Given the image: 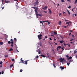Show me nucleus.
Segmentation results:
<instances>
[{
    "mask_svg": "<svg viewBox=\"0 0 77 77\" xmlns=\"http://www.w3.org/2000/svg\"><path fill=\"white\" fill-rule=\"evenodd\" d=\"M32 8L34 9H35L34 11L35 12H36L37 15H38V8L36 7H32Z\"/></svg>",
    "mask_w": 77,
    "mask_h": 77,
    "instance_id": "1",
    "label": "nucleus"
},
{
    "mask_svg": "<svg viewBox=\"0 0 77 77\" xmlns=\"http://www.w3.org/2000/svg\"><path fill=\"white\" fill-rule=\"evenodd\" d=\"M65 56H66V57L68 58L67 60H69V59H72V57H71V56H70V57H69V56H68V55H66Z\"/></svg>",
    "mask_w": 77,
    "mask_h": 77,
    "instance_id": "2",
    "label": "nucleus"
},
{
    "mask_svg": "<svg viewBox=\"0 0 77 77\" xmlns=\"http://www.w3.org/2000/svg\"><path fill=\"white\" fill-rule=\"evenodd\" d=\"M42 36V35H41V34H40V35H38V38L39 40H41V39H42L41 38Z\"/></svg>",
    "mask_w": 77,
    "mask_h": 77,
    "instance_id": "3",
    "label": "nucleus"
},
{
    "mask_svg": "<svg viewBox=\"0 0 77 77\" xmlns=\"http://www.w3.org/2000/svg\"><path fill=\"white\" fill-rule=\"evenodd\" d=\"M59 60H61L60 62H62L63 61H64L65 60V59L64 58H63L61 57L60 59H59Z\"/></svg>",
    "mask_w": 77,
    "mask_h": 77,
    "instance_id": "4",
    "label": "nucleus"
},
{
    "mask_svg": "<svg viewBox=\"0 0 77 77\" xmlns=\"http://www.w3.org/2000/svg\"><path fill=\"white\" fill-rule=\"evenodd\" d=\"M10 41H11V47H14V46L13 45L14 44V42L13 41V40L12 39H11V40H10Z\"/></svg>",
    "mask_w": 77,
    "mask_h": 77,
    "instance_id": "5",
    "label": "nucleus"
},
{
    "mask_svg": "<svg viewBox=\"0 0 77 77\" xmlns=\"http://www.w3.org/2000/svg\"><path fill=\"white\" fill-rule=\"evenodd\" d=\"M39 4V2H38V0H37L36 1V2L34 3V5H38Z\"/></svg>",
    "mask_w": 77,
    "mask_h": 77,
    "instance_id": "6",
    "label": "nucleus"
},
{
    "mask_svg": "<svg viewBox=\"0 0 77 77\" xmlns=\"http://www.w3.org/2000/svg\"><path fill=\"white\" fill-rule=\"evenodd\" d=\"M42 9H44L45 10H46V9H47V6H46L44 7V8H43Z\"/></svg>",
    "mask_w": 77,
    "mask_h": 77,
    "instance_id": "7",
    "label": "nucleus"
},
{
    "mask_svg": "<svg viewBox=\"0 0 77 77\" xmlns=\"http://www.w3.org/2000/svg\"><path fill=\"white\" fill-rule=\"evenodd\" d=\"M36 15L37 16V15H38V16H40V17H42V16H43L42 14H38V13H37H37L36 14Z\"/></svg>",
    "mask_w": 77,
    "mask_h": 77,
    "instance_id": "8",
    "label": "nucleus"
},
{
    "mask_svg": "<svg viewBox=\"0 0 77 77\" xmlns=\"http://www.w3.org/2000/svg\"><path fill=\"white\" fill-rule=\"evenodd\" d=\"M48 10L49 11V14H52V12H51V10H50V9H48Z\"/></svg>",
    "mask_w": 77,
    "mask_h": 77,
    "instance_id": "9",
    "label": "nucleus"
},
{
    "mask_svg": "<svg viewBox=\"0 0 77 77\" xmlns=\"http://www.w3.org/2000/svg\"><path fill=\"white\" fill-rule=\"evenodd\" d=\"M60 68H61V69H62H62H65V67H64L63 66V67H61L60 66Z\"/></svg>",
    "mask_w": 77,
    "mask_h": 77,
    "instance_id": "10",
    "label": "nucleus"
},
{
    "mask_svg": "<svg viewBox=\"0 0 77 77\" xmlns=\"http://www.w3.org/2000/svg\"><path fill=\"white\" fill-rule=\"evenodd\" d=\"M37 52H38V54H40L41 53V50H38L37 51Z\"/></svg>",
    "mask_w": 77,
    "mask_h": 77,
    "instance_id": "11",
    "label": "nucleus"
},
{
    "mask_svg": "<svg viewBox=\"0 0 77 77\" xmlns=\"http://www.w3.org/2000/svg\"><path fill=\"white\" fill-rule=\"evenodd\" d=\"M60 44H62V43H63L64 42V41H60Z\"/></svg>",
    "mask_w": 77,
    "mask_h": 77,
    "instance_id": "12",
    "label": "nucleus"
},
{
    "mask_svg": "<svg viewBox=\"0 0 77 77\" xmlns=\"http://www.w3.org/2000/svg\"><path fill=\"white\" fill-rule=\"evenodd\" d=\"M27 61H24L25 62V63H24V64H25V65H27Z\"/></svg>",
    "mask_w": 77,
    "mask_h": 77,
    "instance_id": "13",
    "label": "nucleus"
},
{
    "mask_svg": "<svg viewBox=\"0 0 77 77\" xmlns=\"http://www.w3.org/2000/svg\"><path fill=\"white\" fill-rule=\"evenodd\" d=\"M41 56L42 57H45V56L43 55H41Z\"/></svg>",
    "mask_w": 77,
    "mask_h": 77,
    "instance_id": "14",
    "label": "nucleus"
},
{
    "mask_svg": "<svg viewBox=\"0 0 77 77\" xmlns=\"http://www.w3.org/2000/svg\"><path fill=\"white\" fill-rule=\"evenodd\" d=\"M40 23L41 24H42V26H44V24H43V23H42V21H40Z\"/></svg>",
    "mask_w": 77,
    "mask_h": 77,
    "instance_id": "15",
    "label": "nucleus"
},
{
    "mask_svg": "<svg viewBox=\"0 0 77 77\" xmlns=\"http://www.w3.org/2000/svg\"><path fill=\"white\" fill-rule=\"evenodd\" d=\"M14 42H17V39H16V38H14Z\"/></svg>",
    "mask_w": 77,
    "mask_h": 77,
    "instance_id": "16",
    "label": "nucleus"
},
{
    "mask_svg": "<svg viewBox=\"0 0 77 77\" xmlns=\"http://www.w3.org/2000/svg\"><path fill=\"white\" fill-rule=\"evenodd\" d=\"M67 12H68V14H69V15H70V12H69V10H67Z\"/></svg>",
    "mask_w": 77,
    "mask_h": 77,
    "instance_id": "17",
    "label": "nucleus"
},
{
    "mask_svg": "<svg viewBox=\"0 0 77 77\" xmlns=\"http://www.w3.org/2000/svg\"><path fill=\"white\" fill-rule=\"evenodd\" d=\"M11 50H13V49H12V48H11L8 51H11Z\"/></svg>",
    "mask_w": 77,
    "mask_h": 77,
    "instance_id": "18",
    "label": "nucleus"
},
{
    "mask_svg": "<svg viewBox=\"0 0 77 77\" xmlns=\"http://www.w3.org/2000/svg\"><path fill=\"white\" fill-rule=\"evenodd\" d=\"M58 24L59 25H60V24H62V22H61V21H60Z\"/></svg>",
    "mask_w": 77,
    "mask_h": 77,
    "instance_id": "19",
    "label": "nucleus"
},
{
    "mask_svg": "<svg viewBox=\"0 0 77 77\" xmlns=\"http://www.w3.org/2000/svg\"><path fill=\"white\" fill-rule=\"evenodd\" d=\"M21 62H22V63H24V62H24V60H21Z\"/></svg>",
    "mask_w": 77,
    "mask_h": 77,
    "instance_id": "20",
    "label": "nucleus"
},
{
    "mask_svg": "<svg viewBox=\"0 0 77 77\" xmlns=\"http://www.w3.org/2000/svg\"><path fill=\"white\" fill-rule=\"evenodd\" d=\"M3 43L2 42H0V45H3Z\"/></svg>",
    "mask_w": 77,
    "mask_h": 77,
    "instance_id": "21",
    "label": "nucleus"
},
{
    "mask_svg": "<svg viewBox=\"0 0 77 77\" xmlns=\"http://www.w3.org/2000/svg\"><path fill=\"white\" fill-rule=\"evenodd\" d=\"M61 1L62 3H64L65 2V0H61Z\"/></svg>",
    "mask_w": 77,
    "mask_h": 77,
    "instance_id": "22",
    "label": "nucleus"
},
{
    "mask_svg": "<svg viewBox=\"0 0 77 77\" xmlns=\"http://www.w3.org/2000/svg\"><path fill=\"white\" fill-rule=\"evenodd\" d=\"M70 41H74V39L71 38L70 40Z\"/></svg>",
    "mask_w": 77,
    "mask_h": 77,
    "instance_id": "23",
    "label": "nucleus"
},
{
    "mask_svg": "<svg viewBox=\"0 0 77 77\" xmlns=\"http://www.w3.org/2000/svg\"><path fill=\"white\" fill-rule=\"evenodd\" d=\"M14 66V64H12L11 65H10V68H11L12 66Z\"/></svg>",
    "mask_w": 77,
    "mask_h": 77,
    "instance_id": "24",
    "label": "nucleus"
},
{
    "mask_svg": "<svg viewBox=\"0 0 77 77\" xmlns=\"http://www.w3.org/2000/svg\"><path fill=\"white\" fill-rule=\"evenodd\" d=\"M5 3H8L9 2V1H6V0H5Z\"/></svg>",
    "mask_w": 77,
    "mask_h": 77,
    "instance_id": "25",
    "label": "nucleus"
},
{
    "mask_svg": "<svg viewBox=\"0 0 77 77\" xmlns=\"http://www.w3.org/2000/svg\"><path fill=\"white\" fill-rule=\"evenodd\" d=\"M59 48V49H60V48H61V46H58L57 47V48Z\"/></svg>",
    "mask_w": 77,
    "mask_h": 77,
    "instance_id": "26",
    "label": "nucleus"
},
{
    "mask_svg": "<svg viewBox=\"0 0 77 77\" xmlns=\"http://www.w3.org/2000/svg\"><path fill=\"white\" fill-rule=\"evenodd\" d=\"M53 66L54 68H56V66L55 65V64H54V63L53 64Z\"/></svg>",
    "mask_w": 77,
    "mask_h": 77,
    "instance_id": "27",
    "label": "nucleus"
},
{
    "mask_svg": "<svg viewBox=\"0 0 77 77\" xmlns=\"http://www.w3.org/2000/svg\"><path fill=\"white\" fill-rule=\"evenodd\" d=\"M67 65H68V66H69V65H70V63H67Z\"/></svg>",
    "mask_w": 77,
    "mask_h": 77,
    "instance_id": "28",
    "label": "nucleus"
},
{
    "mask_svg": "<svg viewBox=\"0 0 77 77\" xmlns=\"http://www.w3.org/2000/svg\"><path fill=\"white\" fill-rule=\"evenodd\" d=\"M2 63H3V62L1 61L0 62V65H2Z\"/></svg>",
    "mask_w": 77,
    "mask_h": 77,
    "instance_id": "29",
    "label": "nucleus"
},
{
    "mask_svg": "<svg viewBox=\"0 0 77 77\" xmlns=\"http://www.w3.org/2000/svg\"><path fill=\"white\" fill-rule=\"evenodd\" d=\"M63 27H64V28H66L68 27V26H63Z\"/></svg>",
    "mask_w": 77,
    "mask_h": 77,
    "instance_id": "30",
    "label": "nucleus"
},
{
    "mask_svg": "<svg viewBox=\"0 0 77 77\" xmlns=\"http://www.w3.org/2000/svg\"><path fill=\"white\" fill-rule=\"evenodd\" d=\"M54 35H57V33L55 32H54Z\"/></svg>",
    "mask_w": 77,
    "mask_h": 77,
    "instance_id": "31",
    "label": "nucleus"
},
{
    "mask_svg": "<svg viewBox=\"0 0 77 77\" xmlns=\"http://www.w3.org/2000/svg\"><path fill=\"white\" fill-rule=\"evenodd\" d=\"M49 39L51 41H52V39H51V38L49 37Z\"/></svg>",
    "mask_w": 77,
    "mask_h": 77,
    "instance_id": "32",
    "label": "nucleus"
},
{
    "mask_svg": "<svg viewBox=\"0 0 77 77\" xmlns=\"http://www.w3.org/2000/svg\"><path fill=\"white\" fill-rule=\"evenodd\" d=\"M77 53V51H74V54H75V53Z\"/></svg>",
    "mask_w": 77,
    "mask_h": 77,
    "instance_id": "33",
    "label": "nucleus"
},
{
    "mask_svg": "<svg viewBox=\"0 0 77 77\" xmlns=\"http://www.w3.org/2000/svg\"><path fill=\"white\" fill-rule=\"evenodd\" d=\"M72 38H75V36H74V35H72Z\"/></svg>",
    "mask_w": 77,
    "mask_h": 77,
    "instance_id": "34",
    "label": "nucleus"
},
{
    "mask_svg": "<svg viewBox=\"0 0 77 77\" xmlns=\"http://www.w3.org/2000/svg\"><path fill=\"white\" fill-rule=\"evenodd\" d=\"M63 14H64V15H65V14H66V13H65V12H64L63 11Z\"/></svg>",
    "mask_w": 77,
    "mask_h": 77,
    "instance_id": "35",
    "label": "nucleus"
},
{
    "mask_svg": "<svg viewBox=\"0 0 77 77\" xmlns=\"http://www.w3.org/2000/svg\"><path fill=\"white\" fill-rule=\"evenodd\" d=\"M48 25H49V24H50V22H48Z\"/></svg>",
    "mask_w": 77,
    "mask_h": 77,
    "instance_id": "36",
    "label": "nucleus"
},
{
    "mask_svg": "<svg viewBox=\"0 0 77 77\" xmlns=\"http://www.w3.org/2000/svg\"><path fill=\"white\" fill-rule=\"evenodd\" d=\"M61 48L63 50L62 51L64 50V48Z\"/></svg>",
    "mask_w": 77,
    "mask_h": 77,
    "instance_id": "37",
    "label": "nucleus"
},
{
    "mask_svg": "<svg viewBox=\"0 0 77 77\" xmlns=\"http://www.w3.org/2000/svg\"><path fill=\"white\" fill-rule=\"evenodd\" d=\"M11 42L10 41H8V44H11Z\"/></svg>",
    "mask_w": 77,
    "mask_h": 77,
    "instance_id": "38",
    "label": "nucleus"
},
{
    "mask_svg": "<svg viewBox=\"0 0 77 77\" xmlns=\"http://www.w3.org/2000/svg\"><path fill=\"white\" fill-rule=\"evenodd\" d=\"M68 8H69V9H70V8H71V6H69L68 7Z\"/></svg>",
    "mask_w": 77,
    "mask_h": 77,
    "instance_id": "39",
    "label": "nucleus"
},
{
    "mask_svg": "<svg viewBox=\"0 0 77 77\" xmlns=\"http://www.w3.org/2000/svg\"><path fill=\"white\" fill-rule=\"evenodd\" d=\"M12 61H14V60H15V59H12Z\"/></svg>",
    "mask_w": 77,
    "mask_h": 77,
    "instance_id": "40",
    "label": "nucleus"
},
{
    "mask_svg": "<svg viewBox=\"0 0 77 77\" xmlns=\"http://www.w3.org/2000/svg\"><path fill=\"white\" fill-rule=\"evenodd\" d=\"M36 58H39V56L38 55H37L36 56Z\"/></svg>",
    "mask_w": 77,
    "mask_h": 77,
    "instance_id": "41",
    "label": "nucleus"
},
{
    "mask_svg": "<svg viewBox=\"0 0 77 77\" xmlns=\"http://www.w3.org/2000/svg\"><path fill=\"white\" fill-rule=\"evenodd\" d=\"M66 24H69V22H67L66 23Z\"/></svg>",
    "mask_w": 77,
    "mask_h": 77,
    "instance_id": "42",
    "label": "nucleus"
},
{
    "mask_svg": "<svg viewBox=\"0 0 77 77\" xmlns=\"http://www.w3.org/2000/svg\"><path fill=\"white\" fill-rule=\"evenodd\" d=\"M77 3V0H75V4H76V3Z\"/></svg>",
    "mask_w": 77,
    "mask_h": 77,
    "instance_id": "43",
    "label": "nucleus"
},
{
    "mask_svg": "<svg viewBox=\"0 0 77 77\" xmlns=\"http://www.w3.org/2000/svg\"><path fill=\"white\" fill-rule=\"evenodd\" d=\"M68 26H70V25H69V23L68 24L67 27H68Z\"/></svg>",
    "mask_w": 77,
    "mask_h": 77,
    "instance_id": "44",
    "label": "nucleus"
},
{
    "mask_svg": "<svg viewBox=\"0 0 77 77\" xmlns=\"http://www.w3.org/2000/svg\"><path fill=\"white\" fill-rule=\"evenodd\" d=\"M4 73V72L3 71H2V74H3Z\"/></svg>",
    "mask_w": 77,
    "mask_h": 77,
    "instance_id": "45",
    "label": "nucleus"
},
{
    "mask_svg": "<svg viewBox=\"0 0 77 77\" xmlns=\"http://www.w3.org/2000/svg\"><path fill=\"white\" fill-rule=\"evenodd\" d=\"M23 71V70L22 69H20V72H22Z\"/></svg>",
    "mask_w": 77,
    "mask_h": 77,
    "instance_id": "46",
    "label": "nucleus"
},
{
    "mask_svg": "<svg viewBox=\"0 0 77 77\" xmlns=\"http://www.w3.org/2000/svg\"><path fill=\"white\" fill-rule=\"evenodd\" d=\"M74 42H70V43L71 44H72V43H74Z\"/></svg>",
    "mask_w": 77,
    "mask_h": 77,
    "instance_id": "47",
    "label": "nucleus"
},
{
    "mask_svg": "<svg viewBox=\"0 0 77 77\" xmlns=\"http://www.w3.org/2000/svg\"><path fill=\"white\" fill-rule=\"evenodd\" d=\"M71 35V33L70 32L69 33V36Z\"/></svg>",
    "mask_w": 77,
    "mask_h": 77,
    "instance_id": "48",
    "label": "nucleus"
},
{
    "mask_svg": "<svg viewBox=\"0 0 77 77\" xmlns=\"http://www.w3.org/2000/svg\"><path fill=\"white\" fill-rule=\"evenodd\" d=\"M8 55H6L5 56V57H8Z\"/></svg>",
    "mask_w": 77,
    "mask_h": 77,
    "instance_id": "49",
    "label": "nucleus"
},
{
    "mask_svg": "<svg viewBox=\"0 0 77 77\" xmlns=\"http://www.w3.org/2000/svg\"><path fill=\"white\" fill-rule=\"evenodd\" d=\"M69 32H73V31H72V30H70V31H69Z\"/></svg>",
    "mask_w": 77,
    "mask_h": 77,
    "instance_id": "50",
    "label": "nucleus"
},
{
    "mask_svg": "<svg viewBox=\"0 0 77 77\" xmlns=\"http://www.w3.org/2000/svg\"><path fill=\"white\" fill-rule=\"evenodd\" d=\"M74 15L75 17H76V16H77V14H74Z\"/></svg>",
    "mask_w": 77,
    "mask_h": 77,
    "instance_id": "51",
    "label": "nucleus"
},
{
    "mask_svg": "<svg viewBox=\"0 0 77 77\" xmlns=\"http://www.w3.org/2000/svg\"><path fill=\"white\" fill-rule=\"evenodd\" d=\"M62 15V14L61 13H60L59 14V16H60V15Z\"/></svg>",
    "mask_w": 77,
    "mask_h": 77,
    "instance_id": "52",
    "label": "nucleus"
},
{
    "mask_svg": "<svg viewBox=\"0 0 77 77\" xmlns=\"http://www.w3.org/2000/svg\"><path fill=\"white\" fill-rule=\"evenodd\" d=\"M48 20H47V21H45V23H48Z\"/></svg>",
    "mask_w": 77,
    "mask_h": 77,
    "instance_id": "53",
    "label": "nucleus"
},
{
    "mask_svg": "<svg viewBox=\"0 0 77 77\" xmlns=\"http://www.w3.org/2000/svg\"><path fill=\"white\" fill-rule=\"evenodd\" d=\"M57 51H58L59 50V49H58V48H57Z\"/></svg>",
    "mask_w": 77,
    "mask_h": 77,
    "instance_id": "54",
    "label": "nucleus"
},
{
    "mask_svg": "<svg viewBox=\"0 0 77 77\" xmlns=\"http://www.w3.org/2000/svg\"><path fill=\"white\" fill-rule=\"evenodd\" d=\"M44 12L45 13H47V11H44Z\"/></svg>",
    "mask_w": 77,
    "mask_h": 77,
    "instance_id": "55",
    "label": "nucleus"
},
{
    "mask_svg": "<svg viewBox=\"0 0 77 77\" xmlns=\"http://www.w3.org/2000/svg\"><path fill=\"white\" fill-rule=\"evenodd\" d=\"M22 59H23V58H21L20 60H21H21H22Z\"/></svg>",
    "mask_w": 77,
    "mask_h": 77,
    "instance_id": "56",
    "label": "nucleus"
},
{
    "mask_svg": "<svg viewBox=\"0 0 77 77\" xmlns=\"http://www.w3.org/2000/svg\"><path fill=\"white\" fill-rule=\"evenodd\" d=\"M17 51V52H19V51H18V49H16Z\"/></svg>",
    "mask_w": 77,
    "mask_h": 77,
    "instance_id": "57",
    "label": "nucleus"
},
{
    "mask_svg": "<svg viewBox=\"0 0 77 77\" xmlns=\"http://www.w3.org/2000/svg\"><path fill=\"white\" fill-rule=\"evenodd\" d=\"M2 65H1V66H0V68H2Z\"/></svg>",
    "mask_w": 77,
    "mask_h": 77,
    "instance_id": "58",
    "label": "nucleus"
},
{
    "mask_svg": "<svg viewBox=\"0 0 77 77\" xmlns=\"http://www.w3.org/2000/svg\"><path fill=\"white\" fill-rule=\"evenodd\" d=\"M51 36H54V35H52V34H51Z\"/></svg>",
    "mask_w": 77,
    "mask_h": 77,
    "instance_id": "59",
    "label": "nucleus"
},
{
    "mask_svg": "<svg viewBox=\"0 0 77 77\" xmlns=\"http://www.w3.org/2000/svg\"><path fill=\"white\" fill-rule=\"evenodd\" d=\"M71 60L72 62H74V60Z\"/></svg>",
    "mask_w": 77,
    "mask_h": 77,
    "instance_id": "60",
    "label": "nucleus"
},
{
    "mask_svg": "<svg viewBox=\"0 0 77 77\" xmlns=\"http://www.w3.org/2000/svg\"><path fill=\"white\" fill-rule=\"evenodd\" d=\"M45 38H47V36H45Z\"/></svg>",
    "mask_w": 77,
    "mask_h": 77,
    "instance_id": "61",
    "label": "nucleus"
},
{
    "mask_svg": "<svg viewBox=\"0 0 77 77\" xmlns=\"http://www.w3.org/2000/svg\"><path fill=\"white\" fill-rule=\"evenodd\" d=\"M57 5H58V6H60V5H59V4H57Z\"/></svg>",
    "mask_w": 77,
    "mask_h": 77,
    "instance_id": "62",
    "label": "nucleus"
},
{
    "mask_svg": "<svg viewBox=\"0 0 77 77\" xmlns=\"http://www.w3.org/2000/svg\"><path fill=\"white\" fill-rule=\"evenodd\" d=\"M3 0H2V3H3Z\"/></svg>",
    "mask_w": 77,
    "mask_h": 77,
    "instance_id": "63",
    "label": "nucleus"
},
{
    "mask_svg": "<svg viewBox=\"0 0 77 77\" xmlns=\"http://www.w3.org/2000/svg\"><path fill=\"white\" fill-rule=\"evenodd\" d=\"M4 9V7H3V8H2V9Z\"/></svg>",
    "mask_w": 77,
    "mask_h": 77,
    "instance_id": "64",
    "label": "nucleus"
}]
</instances>
